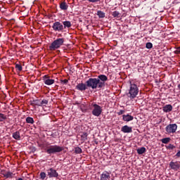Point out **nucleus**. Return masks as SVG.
I'll list each match as a JSON object with an SVG mask.
<instances>
[{
  "label": "nucleus",
  "instance_id": "7c9ffc66",
  "mask_svg": "<svg viewBox=\"0 0 180 180\" xmlns=\"http://www.w3.org/2000/svg\"><path fill=\"white\" fill-rule=\"evenodd\" d=\"M166 148H167V150H174V148H175V146L169 144L167 146H166Z\"/></svg>",
  "mask_w": 180,
  "mask_h": 180
},
{
  "label": "nucleus",
  "instance_id": "aec40b11",
  "mask_svg": "<svg viewBox=\"0 0 180 180\" xmlns=\"http://www.w3.org/2000/svg\"><path fill=\"white\" fill-rule=\"evenodd\" d=\"M136 151L139 155H141L142 154H144L147 151V150L145 147H141L140 148H138Z\"/></svg>",
  "mask_w": 180,
  "mask_h": 180
},
{
  "label": "nucleus",
  "instance_id": "39448f33",
  "mask_svg": "<svg viewBox=\"0 0 180 180\" xmlns=\"http://www.w3.org/2000/svg\"><path fill=\"white\" fill-rule=\"evenodd\" d=\"M90 106L93 108L91 113L94 116L98 117V116L102 115V107H101V105L96 104L95 103H92Z\"/></svg>",
  "mask_w": 180,
  "mask_h": 180
},
{
  "label": "nucleus",
  "instance_id": "ddd939ff",
  "mask_svg": "<svg viewBox=\"0 0 180 180\" xmlns=\"http://www.w3.org/2000/svg\"><path fill=\"white\" fill-rule=\"evenodd\" d=\"M121 131H122V133H132L133 128L131 127H129L128 125H124L121 128Z\"/></svg>",
  "mask_w": 180,
  "mask_h": 180
},
{
  "label": "nucleus",
  "instance_id": "c85d7f7f",
  "mask_svg": "<svg viewBox=\"0 0 180 180\" xmlns=\"http://www.w3.org/2000/svg\"><path fill=\"white\" fill-rule=\"evenodd\" d=\"M15 68L18 71H22V65H20V64H15Z\"/></svg>",
  "mask_w": 180,
  "mask_h": 180
},
{
  "label": "nucleus",
  "instance_id": "393cba45",
  "mask_svg": "<svg viewBox=\"0 0 180 180\" xmlns=\"http://www.w3.org/2000/svg\"><path fill=\"white\" fill-rule=\"evenodd\" d=\"M112 16H113V18H120V13H119V11H113L112 13Z\"/></svg>",
  "mask_w": 180,
  "mask_h": 180
},
{
  "label": "nucleus",
  "instance_id": "4468645a",
  "mask_svg": "<svg viewBox=\"0 0 180 180\" xmlns=\"http://www.w3.org/2000/svg\"><path fill=\"white\" fill-rule=\"evenodd\" d=\"M172 105L171 104H167L162 107V111L165 113H169V112H172Z\"/></svg>",
  "mask_w": 180,
  "mask_h": 180
},
{
  "label": "nucleus",
  "instance_id": "c756f323",
  "mask_svg": "<svg viewBox=\"0 0 180 180\" xmlns=\"http://www.w3.org/2000/svg\"><path fill=\"white\" fill-rule=\"evenodd\" d=\"M81 137L83 140H86V137H88V134L86 132H84L81 135Z\"/></svg>",
  "mask_w": 180,
  "mask_h": 180
},
{
  "label": "nucleus",
  "instance_id": "6ab92c4d",
  "mask_svg": "<svg viewBox=\"0 0 180 180\" xmlns=\"http://www.w3.org/2000/svg\"><path fill=\"white\" fill-rule=\"evenodd\" d=\"M13 139H14L15 140H20V132H19V131L13 132Z\"/></svg>",
  "mask_w": 180,
  "mask_h": 180
},
{
  "label": "nucleus",
  "instance_id": "58836bf2",
  "mask_svg": "<svg viewBox=\"0 0 180 180\" xmlns=\"http://www.w3.org/2000/svg\"><path fill=\"white\" fill-rule=\"evenodd\" d=\"M150 33H152V32H151V31H150Z\"/></svg>",
  "mask_w": 180,
  "mask_h": 180
},
{
  "label": "nucleus",
  "instance_id": "6e6552de",
  "mask_svg": "<svg viewBox=\"0 0 180 180\" xmlns=\"http://www.w3.org/2000/svg\"><path fill=\"white\" fill-rule=\"evenodd\" d=\"M42 80L44 82V84H45V85H53V84H54V82H56V80L51 79V77H50V76L46 75L42 77Z\"/></svg>",
  "mask_w": 180,
  "mask_h": 180
},
{
  "label": "nucleus",
  "instance_id": "e433bc0d",
  "mask_svg": "<svg viewBox=\"0 0 180 180\" xmlns=\"http://www.w3.org/2000/svg\"><path fill=\"white\" fill-rule=\"evenodd\" d=\"M174 54H180V47H178L176 51H174Z\"/></svg>",
  "mask_w": 180,
  "mask_h": 180
},
{
  "label": "nucleus",
  "instance_id": "b1692460",
  "mask_svg": "<svg viewBox=\"0 0 180 180\" xmlns=\"http://www.w3.org/2000/svg\"><path fill=\"white\" fill-rule=\"evenodd\" d=\"M169 141H171V138H164V139H161V142L163 144H168V143H169Z\"/></svg>",
  "mask_w": 180,
  "mask_h": 180
},
{
  "label": "nucleus",
  "instance_id": "bb28decb",
  "mask_svg": "<svg viewBox=\"0 0 180 180\" xmlns=\"http://www.w3.org/2000/svg\"><path fill=\"white\" fill-rule=\"evenodd\" d=\"M75 153H76V154H81L82 153V149L77 146L75 148Z\"/></svg>",
  "mask_w": 180,
  "mask_h": 180
},
{
  "label": "nucleus",
  "instance_id": "423d86ee",
  "mask_svg": "<svg viewBox=\"0 0 180 180\" xmlns=\"http://www.w3.org/2000/svg\"><path fill=\"white\" fill-rule=\"evenodd\" d=\"M178 125L176 124H169L165 127L166 134H174L176 132Z\"/></svg>",
  "mask_w": 180,
  "mask_h": 180
},
{
  "label": "nucleus",
  "instance_id": "f03ea898",
  "mask_svg": "<svg viewBox=\"0 0 180 180\" xmlns=\"http://www.w3.org/2000/svg\"><path fill=\"white\" fill-rule=\"evenodd\" d=\"M129 84V89L128 90V92L126 93V95L130 101H133V99H134V98H136L137 95H139V86H137V84H136V83L133 82H130Z\"/></svg>",
  "mask_w": 180,
  "mask_h": 180
},
{
  "label": "nucleus",
  "instance_id": "cd10ccee",
  "mask_svg": "<svg viewBox=\"0 0 180 180\" xmlns=\"http://www.w3.org/2000/svg\"><path fill=\"white\" fill-rule=\"evenodd\" d=\"M39 176H40V178H41L42 180L46 179V172H41L39 174Z\"/></svg>",
  "mask_w": 180,
  "mask_h": 180
},
{
  "label": "nucleus",
  "instance_id": "0eeeda50",
  "mask_svg": "<svg viewBox=\"0 0 180 180\" xmlns=\"http://www.w3.org/2000/svg\"><path fill=\"white\" fill-rule=\"evenodd\" d=\"M52 29L54 32H64V25L60 21H56L52 25Z\"/></svg>",
  "mask_w": 180,
  "mask_h": 180
},
{
  "label": "nucleus",
  "instance_id": "473e14b6",
  "mask_svg": "<svg viewBox=\"0 0 180 180\" xmlns=\"http://www.w3.org/2000/svg\"><path fill=\"white\" fill-rule=\"evenodd\" d=\"M49 103V101L44 99L41 101V106H43V105H47Z\"/></svg>",
  "mask_w": 180,
  "mask_h": 180
},
{
  "label": "nucleus",
  "instance_id": "5701e85b",
  "mask_svg": "<svg viewBox=\"0 0 180 180\" xmlns=\"http://www.w3.org/2000/svg\"><path fill=\"white\" fill-rule=\"evenodd\" d=\"M31 105H35L36 106H41V101L40 100H34Z\"/></svg>",
  "mask_w": 180,
  "mask_h": 180
},
{
  "label": "nucleus",
  "instance_id": "f257e3e1",
  "mask_svg": "<svg viewBox=\"0 0 180 180\" xmlns=\"http://www.w3.org/2000/svg\"><path fill=\"white\" fill-rule=\"evenodd\" d=\"M108 81V76L105 75H99L97 78H89L86 82L88 88L91 89H102L105 86V82Z\"/></svg>",
  "mask_w": 180,
  "mask_h": 180
},
{
  "label": "nucleus",
  "instance_id": "f8f14e48",
  "mask_svg": "<svg viewBox=\"0 0 180 180\" xmlns=\"http://www.w3.org/2000/svg\"><path fill=\"white\" fill-rule=\"evenodd\" d=\"M110 179V173L108 171L103 172L100 176V180H108Z\"/></svg>",
  "mask_w": 180,
  "mask_h": 180
},
{
  "label": "nucleus",
  "instance_id": "a878e982",
  "mask_svg": "<svg viewBox=\"0 0 180 180\" xmlns=\"http://www.w3.org/2000/svg\"><path fill=\"white\" fill-rule=\"evenodd\" d=\"M6 119H8V117L6 115L0 113V122H4Z\"/></svg>",
  "mask_w": 180,
  "mask_h": 180
},
{
  "label": "nucleus",
  "instance_id": "7ed1b4c3",
  "mask_svg": "<svg viewBox=\"0 0 180 180\" xmlns=\"http://www.w3.org/2000/svg\"><path fill=\"white\" fill-rule=\"evenodd\" d=\"M64 38H58L54 40L49 46V50L50 51H56V50H58L61 46H64Z\"/></svg>",
  "mask_w": 180,
  "mask_h": 180
},
{
  "label": "nucleus",
  "instance_id": "c9c22d12",
  "mask_svg": "<svg viewBox=\"0 0 180 180\" xmlns=\"http://www.w3.org/2000/svg\"><path fill=\"white\" fill-rule=\"evenodd\" d=\"M126 111H124V110H120L118 112H117V115L119 116H120L121 115H123L125 113Z\"/></svg>",
  "mask_w": 180,
  "mask_h": 180
},
{
  "label": "nucleus",
  "instance_id": "20e7f679",
  "mask_svg": "<svg viewBox=\"0 0 180 180\" xmlns=\"http://www.w3.org/2000/svg\"><path fill=\"white\" fill-rule=\"evenodd\" d=\"M64 150V147L60 146L58 145H53V146H50L47 148L46 150V153L47 154H56V153H61Z\"/></svg>",
  "mask_w": 180,
  "mask_h": 180
},
{
  "label": "nucleus",
  "instance_id": "f3484780",
  "mask_svg": "<svg viewBox=\"0 0 180 180\" xmlns=\"http://www.w3.org/2000/svg\"><path fill=\"white\" fill-rule=\"evenodd\" d=\"M134 119V117L130 115L129 114L123 115H122V120L124 122H131Z\"/></svg>",
  "mask_w": 180,
  "mask_h": 180
},
{
  "label": "nucleus",
  "instance_id": "1a4fd4ad",
  "mask_svg": "<svg viewBox=\"0 0 180 180\" xmlns=\"http://www.w3.org/2000/svg\"><path fill=\"white\" fill-rule=\"evenodd\" d=\"M49 178H58V172L53 168H50L47 170Z\"/></svg>",
  "mask_w": 180,
  "mask_h": 180
},
{
  "label": "nucleus",
  "instance_id": "9d476101",
  "mask_svg": "<svg viewBox=\"0 0 180 180\" xmlns=\"http://www.w3.org/2000/svg\"><path fill=\"white\" fill-rule=\"evenodd\" d=\"M75 89H77V91H80L81 92H84V91H86V89H88L87 84L79 83L75 86Z\"/></svg>",
  "mask_w": 180,
  "mask_h": 180
},
{
  "label": "nucleus",
  "instance_id": "dca6fc26",
  "mask_svg": "<svg viewBox=\"0 0 180 180\" xmlns=\"http://www.w3.org/2000/svg\"><path fill=\"white\" fill-rule=\"evenodd\" d=\"M59 7H60V9L61 11H68V8H69V6H68V4H67V2L65 1H61L60 4H59Z\"/></svg>",
  "mask_w": 180,
  "mask_h": 180
},
{
  "label": "nucleus",
  "instance_id": "4be33fe9",
  "mask_svg": "<svg viewBox=\"0 0 180 180\" xmlns=\"http://www.w3.org/2000/svg\"><path fill=\"white\" fill-rule=\"evenodd\" d=\"M26 122L29 123L30 124H33V123H34V120H33V117H27L26 118Z\"/></svg>",
  "mask_w": 180,
  "mask_h": 180
},
{
  "label": "nucleus",
  "instance_id": "2f4dec72",
  "mask_svg": "<svg viewBox=\"0 0 180 180\" xmlns=\"http://www.w3.org/2000/svg\"><path fill=\"white\" fill-rule=\"evenodd\" d=\"M146 49H153V44L151 42L146 43Z\"/></svg>",
  "mask_w": 180,
  "mask_h": 180
},
{
  "label": "nucleus",
  "instance_id": "4c0bfd02",
  "mask_svg": "<svg viewBox=\"0 0 180 180\" xmlns=\"http://www.w3.org/2000/svg\"><path fill=\"white\" fill-rule=\"evenodd\" d=\"M176 157H180V150L176 153Z\"/></svg>",
  "mask_w": 180,
  "mask_h": 180
},
{
  "label": "nucleus",
  "instance_id": "f704fd0d",
  "mask_svg": "<svg viewBox=\"0 0 180 180\" xmlns=\"http://www.w3.org/2000/svg\"><path fill=\"white\" fill-rule=\"evenodd\" d=\"M61 84H64V85H67L68 84V79H65L63 80H60Z\"/></svg>",
  "mask_w": 180,
  "mask_h": 180
},
{
  "label": "nucleus",
  "instance_id": "a211bd4d",
  "mask_svg": "<svg viewBox=\"0 0 180 180\" xmlns=\"http://www.w3.org/2000/svg\"><path fill=\"white\" fill-rule=\"evenodd\" d=\"M63 26V30L64 29H70V27H71V26H72V24H71V21H63L62 22Z\"/></svg>",
  "mask_w": 180,
  "mask_h": 180
},
{
  "label": "nucleus",
  "instance_id": "412c9836",
  "mask_svg": "<svg viewBox=\"0 0 180 180\" xmlns=\"http://www.w3.org/2000/svg\"><path fill=\"white\" fill-rule=\"evenodd\" d=\"M97 16H98V18H105V14L102 11H97Z\"/></svg>",
  "mask_w": 180,
  "mask_h": 180
},
{
  "label": "nucleus",
  "instance_id": "72a5a7b5",
  "mask_svg": "<svg viewBox=\"0 0 180 180\" xmlns=\"http://www.w3.org/2000/svg\"><path fill=\"white\" fill-rule=\"evenodd\" d=\"M88 2H90L91 4H96L98 2H101V0H87Z\"/></svg>",
  "mask_w": 180,
  "mask_h": 180
},
{
  "label": "nucleus",
  "instance_id": "2eb2a0df",
  "mask_svg": "<svg viewBox=\"0 0 180 180\" xmlns=\"http://www.w3.org/2000/svg\"><path fill=\"white\" fill-rule=\"evenodd\" d=\"M1 175L4 176V178H13V176L12 175H13V173L11 172H6V170H1Z\"/></svg>",
  "mask_w": 180,
  "mask_h": 180
},
{
  "label": "nucleus",
  "instance_id": "9b49d317",
  "mask_svg": "<svg viewBox=\"0 0 180 180\" xmlns=\"http://www.w3.org/2000/svg\"><path fill=\"white\" fill-rule=\"evenodd\" d=\"M169 167L172 169L178 171L180 168V165L178 163V162H170Z\"/></svg>",
  "mask_w": 180,
  "mask_h": 180
}]
</instances>
